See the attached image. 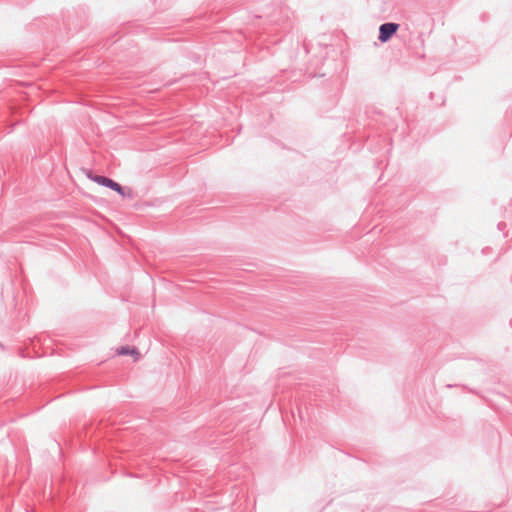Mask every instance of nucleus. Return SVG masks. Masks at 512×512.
I'll return each mask as SVG.
<instances>
[{"instance_id":"nucleus-1","label":"nucleus","mask_w":512,"mask_h":512,"mask_svg":"<svg viewBox=\"0 0 512 512\" xmlns=\"http://www.w3.org/2000/svg\"><path fill=\"white\" fill-rule=\"evenodd\" d=\"M399 25L396 23H384L379 27V37L381 42H387L393 34L397 32Z\"/></svg>"},{"instance_id":"nucleus-2","label":"nucleus","mask_w":512,"mask_h":512,"mask_svg":"<svg viewBox=\"0 0 512 512\" xmlns=\"http://www.w3.org/2000/svg\"><path fill=\"white\" fill-rule=\"evenodd\" d=\"M92 179L96 183H98L102 186H105V187H109L112 190L118 192L119 194L124 195L122 186L120 184H118L117 182L113 181L112 179L107 178L105 176H100V175H96Z\"/></svg>"},{"instance_id":"nucleus-3","label":"nucleus","mask_w":512,"mask_h":512,"mask_svg":"<svg viewBox=\"0 0 512 512\" xmlns=\"http://www.w3.org/2000/svg\"><path fill=\"white\" fill-rule=\"evenodd\" d=\"M119 355H138V351L135 348H129V347H121L117 350Z\"/></svg>"}]
</instances>
